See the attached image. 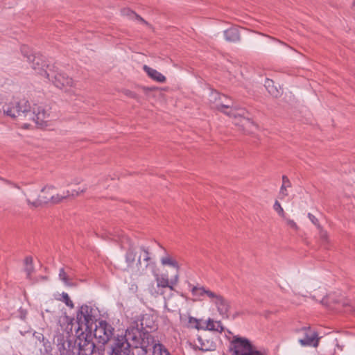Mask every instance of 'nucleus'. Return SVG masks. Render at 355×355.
<instances>
[{
    "label": "nucleus",
    "instance_id": "29",
    "mask_svg": "<svg viewBox=\"0 0 355 355\" xmlns=\"http://www.w3.org/2000/svg\"><path fill=\"white\" fill-rule=\"evenodd\" d=\"M25 263V271L27 275V277L30 278L31 274L34 270V268L33 266V259L31 257H27L24 260Z\"/></svg>",
    "mask_w": 355,
    "mask_h": 355
},
{
    "label": "nucleus",
    "instance_id": "32",
    "mask_svg": "<svg viewBox=\"0 0 355 355\" xmlns=\"http://www.w3.org/2000/svg\"><path fill=\"white\" fill-rule=\"evenodd\" d=\"M62 301L65 303V304L70 307V308H73V304L72 302V301L70 300V297L68 295L67 293H62Z\"/></svg>",
    "mask_w": 355,
    "mask_h": 355
},
{
    "label": "nucleus",
    "instance_id": "30",
    "mask_svg": "<svg viewBox=\"0 0 355 355\" xmlns=\"http://www.w3.org/2000/svg\"><path fill=\"white\" fill-rule=\"evenodd\" d=\"M59 278L60 280H62L66 285H70V279L68 277L66 272L64 271V269L60 268L59 271Z\"/></svg>",
    "mask_w": 355,
    "mask_h": 355
},
{
    "label": "nucleus",
    "instance_id": "27",
    "mask_svg": "<svg viewBox=\"0 0 355 355\" xmlns=\"http://www.w3.org/2000/svg\"><path fill=\"white\" fill-rule=\"evenodd\" d=\"M122 13L123 15L130 17V18H135L138 21H141L144 24H146L147 26H149L148 23L145 21L141 17L136 14L135 12H133L131 10L129 9H124L122 10Z\"/></svg>",
    "mask_w": 355,
    "mask_h": 355
},
{
    "label": "nucleus",
    "instance_id": "26",
    "mask_svg": "<svg viewBox=\"0 0 355 355\" xmlns=\"http://www.w3.org/2000/svg\"><path fill=\"white\" fill-rule=\"evenodd\" d=\"M139 249H140L141 254L138 258L137 264L141 265V259L142 257H143V260L144 261H146V262L150 261L151 260V257H150V254L148 249L147 248H146L145 246H141Z\"/></svg>",
    "mask_w": 355,
    "mask_h": 355
},
{
    "label": "nucleus",
    "instance_id": "40",
    "mask_svg": "<svg viewBox=\"0 0 355 355\" xmlns=\"http://www.w3.org/2000/svg\"><path fill=\"white\" fill-rule=\"evenodd\" d=\"M271 38H272V40H277V41L278 42H279V43H282V44H284L283 42H280V40H275V38H272V37H271Z\"/></svg>",
    "mask_w": 355,
    "mask_h": 355
},
{
    "label": "nucleus",
    "instance_id": "20",
    "mask_svg": "<svg viewBox=\"0 0 355 355\" xmlns=\"http://www.w3.org/2000/svg\"><path fill=\"white\" fill-rule=\"evenodd\" d=\"M264 86L268 90V93L273 97H278L281 94V91L275 85L273 80L270 79H266L264 83Z\"/></svg>",
    "mask_w": 355,
    "mask_h": 355
},
{
    "label": "nucleus",
    "instance_id": "21",
    "mask_svg": "<svg viewBox=\"0 0 355 355\" xmlns=\"http://www.w3.org/2000/svg\"><path fill=\"white\" fill-rule=\"evenodd\" d=\"M136 257L137 252L135 250L131 247L129 248L125 256V263L127 264V268L125 270L128 271L132 267L135 261Z\"/></svg>",
    "mask_w": 355,
    "mask_h": 355
},
{
    "label": "nucleus",
    "instance_id": "2",
    "mask_svg": "<svg viewBox=\"0 0 355 355\" xmlns=\"http://www.w3.org/2000/svg\"><path fill=\"white\" fill-rule=\"evenodd\" d=\"M21 52L27 58V61L35 72L51 81L56 87L68 92L74 87L75 83L71 78L55 67L46 64L41 57L31 53L27 46H24Z\"/></svg>",
    "mask_w": 355,
    "mask_h": 355
},
{
    "label": "nucleus",
    "instance_id": "7",
    "mask_svg": "<svg viewBox=\"0 0 355 355\" xmlns=\"http://www.w3.org/2000/svg\"><path fill=\"white\" fill-rule=\"evenodd\" d=\"M231 345L232 355H263L245 338L234 336Z\"/></svg>",
    "mask_w": 355,
    "mask_h": 355
},
{
    "label": "nucleus",
    "instance_id": "25",
    "mask_svg": "<svg viewBox=\"0 0 355 355\" xmlns=\"http://www.w3.org/2000/svg\"><path fill=\"white\" fill-rule=\"evenodd\" d=\"M291 187V183L289 180V179L286 176L283 175L282 177V185L280 188L279 191V195L280 198H283L288 195L287 191V188H289Z\"/></svg>",
    "mask_w": 355,
    "mask_h": 355
},
{
    "label": "nucleus",
    "instance_id": "38",
    "mask_svg": "<svg viewBox=\"0 0 355 355\" xmlns=\"http://www.w3.org/2000/svg\"><path fill=\"white\" fill-rule=\"evenodd\" d=\"M3 180L4 181V180ZM5 182H6V183L9 184H12V185H13V187H16V188H19L16 184H12L11 182H9V181H8V180H5Z\"/></svg>",
    "mask_w": 355,
    "mask_h": 355
},
{
    "label": "nucleus",
    "instance_id": "12",
    "mask_svg": "<svg viewBox=\"0 0 355 355\" xmlns=\"http://www.w3.org/2000/svg\"><path fill=\"white\" fill-rule=\"evenodd\" d=\"M210 301L216 307L218 313L221 315H227L229 311L230 305L227 300H225L220 294L213 292L209 293Z\"/></svg>",
    "mask_w": 355,
    "mask_h": 355
},
{
    "label": "nucleus",
    "instance_id": "13",
    "mask_svg": "<svg viewBox=\"0 0 355 355\" xmlns=\"http://www.w3.org/2000/svg\"><path fill=\"white\" fill-rule=\"evenodd\" d=\"M223 98L227 99V96L216 91L211 92L209 95V101L214 104V107L218 110H222L223 108L230 107V104H225L223 103Z\"/></svg>",
    "mask_w": 355,
    "mask_h": 355
},
{
    "label": "nucleus",
    "instance_id": "10",
    "mask_svg": "<svg viewBox=\"0 0 355 355\" xmlns=\"http://www.w3.org/2000/svg\"><path fill=\"white\" fill-rule=\"evenodd\" d=\"M298 332L302 337L299 338V343L302 346H309L317 347L319 345L320 338L318 333L310 327H304L300 329Z\"/></svg>",
    "mask_w": 355,
    "mask_h": 355
},
{
    "label": "nucleus",
    "instance_id": "1",
    "mask_svg": "<svg viewBox=\"0 0 355 355\" xmlns=\"http://www.w3.org/2000/svg\"><path fill=\"white\" fill-rule=\"evenodd\" d=\"M94 309L87 305H83L77 313L80 328L85 326V331L78 334L74 340L63 341L58 338V347L62 355H101L102 349L97 347L91 334L92 325L95 321Z\"/></svg>",
    "mask_w": 355,
    "mask_h": 355
},
{
    "label": "nucleus",
    "instance_id": "8",
    "mask_svg": "<svg viewBox=\"0 0 355 355\" xmlns=\"http://www.w3.org/2000/svg\"><path fill=\"white\" fill-rule=\"evenodd\" d=\"M114 329L112 326L104 320H101L96 324L94 330V336L98 342L103 345L107 343L114 335Z\"/></svg>",
    "mask_w": 355,
    "mask_h": 355
},
{
    "label": "nucleus",
    "instance_id": "24",
    "mask_svg": "<svg viewBox=\"0 0 355 355\" xmlns=\"http://www.w3.org/2000/svg\"><path fill=\"white\" fill-rule=\"evenodd\" d=\"M152 355H171L168 349L163 344L157 341V345H154Z\"/></svg>",
    "mask_w": 355,
    "mask_h": 355
},
{
    "label": "nucleus",
    "instance_id": "5",
    "mask_svg": "<svg viewBox=\"0 0 355 355\" xmlns=\"http://www.w3.org/2000/svg\"><path fill=\"white\" fill-rule=\"evenodd\" d=\"M86 189L87 187H85L80 191H66L63 192L62 194L53 195L55 187L52 185H47L42 189L41 195L38 196L36 200L31 202L30 200L27 198V202L28 205L33 207H37L42 203L58 204L69 196H76L79 195V193L84 192Z\"/></svg>",
    "mask_w": 355,
    "mask_h": 355
},
{
    "label": "nucleus",
    "instance_id": "16",
    "mask_svg": "<svg viewBox=\"0 0 355 355\" xmlns=\"http://www.w3.org/2000/svg\"><path fill=\"white\" fill-rule=\"evenodd\" d=\"M164 250V255L161 257L160 262L163 266H170L176 270V273L179 274L180 265L178 261L170 254H168L166 250L163 248Z\"/></svg>",
    "mask_w": 355,
    "mask_h": 355
},
{
    "label": "nucleus",
    "instance_id": "14",
    "mask_svg": "<svg viewBox=\"0 0 355 355\" xmlns=\"http://www.w3.org/2000/svg\"><path fill=\"white\" fill-rule=\"evenodd\" d=\"M223 101L225 104H230V107L229 108H223L220 112L225 113L227 116L230 117L237 118L241 117L245 114V110L243 109H237L236 107L232 105L231 100H230L227 97V99L223 98Z\"/></svg>",
    "mask_w": 355,
    "mask_h": 355
},
{
    "label": "nucleus",
    "instance_id": "11",
    "mask_svg": "<svg viewBox=\"0 0 355 355\" xmlns=\"http://www.w3.org/2000/svg\"><path fill=\"white\" fill-rule=\"evenodd\" d=\"M132 342L125 336H118L114 338L110 355H129Z\"/></svg>",
    "mask_w": 355,
    "mask_h": 355
},
{
    "label": "nucleus",
    "instance_id": "19",
    "mask_svg": "<svg viewBox=\"0 0 355 355\" xmlns=\"http://www.w3.org/2000/svg\"><path fill=\"white\" fill-rule=\"evenodd\" d=\"M224 36L228 42H236L240 40L239 31L236 28H230L225 31Z\"/></svg>",
    "mask_w": 355,
    "mask_h": 355
},
{
    "label": "nucleus",
    "instance_id": "23",
    "mask_svg": "<svg viewBox=\"0 0 355 355\" xmlns=\"http://www.w3.org/2000/svg\"><path fill=\"white\" fill-rule=\"evenodd\" d=\"M204 320L202 319H197L192 316L188 318L187 327L189 328H193L198 330L202 329Z\"/></svg>",
    "mask_w": 355,
    "mask_h": 355
},
{
    "label": "nucleus",
    "instance_id": "6",
    "mask_svg": "<svg viewBox=\"0 0 355 355\" xmlns=\"http://www.w3.org/2000/svg\"><path fill=\"white\" fill-rule=\"evenodd\" d=\"M126 336L132 342V346L135 348H141L145 353L148 352V348L157 345V341L154 336L147 332L141 331L139 328L130 327L126 330Z\"/></svg>",
    "mask_w": 355,
    "mask_h": 355
},
{
    "label": "nucleus",
    "instance_id": "43",
    "mask_svg": "<svg viewBox=\"0 0 355 355\" xmlns=\"http://www.w3.org/2000/svg\"><path fill=\"white\" fill-rule=\"evenodd\" d=\"M60 355H62V354H61V352H60Z\"/></svg>",
    "mask_w": 355,
    "mask_h": 355
},
{
    "label": "nucleus",
    "instance_id": "31",
    "mask_svg": "<svg viewBox=\"0 0 355 355\" xmlns=\"http://www.w3.org/2000/svg\"><path fill=\"white\" fill-rule=\"evenodd\" d=\"M274 209L278 213V214L282 216V218H285V212L282 207L280 203L276 200L274 205H273Z\"/></svg>",
    "mask_w": 355,
    "mask_h": 355
},
{
    "label": "nucleus",
    "instance_id": "41",
    "mask_svg": "<svg viewBox=\"0 0 355 355\" xmlns=\"http://www.w3.org/2000/svg\"><path fill=\"white\" fill-rule=\"evenodd\" d=\"M46 312L49 313V312H51V311H50L49 309H46Z\"/></svg>",
    "mask_w": 355,
    "mask_h": 355
},
{
    "label": "nucleus",
    "instance_id": "37",
    "mask_svg": "<svg viewBox=\"0 0 355 355\" xmlns=\"http://www.w3.org/2000/svg\"><path fill=\"white\" fill-rule=\"evenodd\" d=\"M126 94L132 98H136V94L132 92H128V93H126Z\"/></svg>",
    "mask_w": 355,
    "mask_h": 355
},
{
    "label": "nucleus",
    "instance_id": "42",
    "mask_svg": "<svg viewBox=\"0 0 355 355\" xmlns=\"http://www.w3.org/2000/svg\"><path fill=\"white\" fill-rule=\"evenodd\" d=\"M42 317H43V318H44V313H43V312H42Z\"/></svg>",
    "mask_w": 355,
    "mask_h": 355
},
{
    "label": "nucleus",
    "instance_id": "36",
    "mask_svg": "<svg viewBox=\"0 0 355 355\" xmlns=\"http://www.w3.org/2000/svg\"><path fill=\"white\" fill-rule=\"evenodd\" d=\"M126 94L132 98H136V94L132 92H128V93H126Z\"/></svg>",
    "mask_w": 355,
    "mask_h": 355
},
{
    "label": "nucleus",
    "instance_id": "22",
    "mask_svg": "<svg viewBox=\"0 0 355 355\" xmlns=\"http://www.w3.org/2000/svg\"><path fill=\"white\" fill-rule=\"evenodd\" d=\"M214 291L207 289L205 287H198L194 286L191 289V293L194 297H196L198 298L202 297H207L209 299L210 298L209 293H213Z\"/></svg>",
    "mask_w": 355,
    "mask_h": 355
},
{
    "label": "nucleus",
    "instance_id": "18",
    "mask_svg": "<svg viewBox=\"0 0 355 355\" xmlns=\"http://www.w3.org/2000/svg\"><path fill=\"white\" fill-rule=\"evenodd\" d=\"M202 330L214 331L218 332H222L223 331V327L220 321H214V320L209 318L207 320H204Z\"/></svg>",
    "mask_w": 355,
    "mask_h": 355
},
{
    "label": "nucleus",
    "instance_id": "33",
    "mask_svg": "<svg viewBox=\"0 0 355 355\" xmlns=\"http://www.w3.org/2000/svg\"><path fill=\"white\" fill-rule=\"evenodd\" d=\"M283 218L286 221V225L289 227H291V228H292V229H293L295 230H298V226H297V225L296 224V223L293 220L290 219L288 218H286V216H285V218Z\"/></svg>",
    "mask_w": 355,
    "mask_h": 355
},
{
    "label": "nucleus",
    "instance_id": "35",
    "mask_svg": "<svg viewBox=\"0 0 355 355\" xmlns=\"http://www.w3.org/2000/svg\"><path fill=\"white\" fill-rule=\"evenodd\" d=\"M320 237L323 241H328V234L326 231H324L320 228Z\"/></svg>",
    "mask_w": 355,
    "mask_h": 355
},
{
    "label": "nucleus",
    "instance_id": "3",
    "mask_svg": "<svg viewBox=\"0 0 355 355\" xmlns=\"http://www.w3.org/2000/svg\"><path fill=\"white\" fill-rule=\"evenodd\" d=\"M3 110L5 114L12 119L33 121L40 125H42L49 116L42 106L35 105L31 107L26 98L14 100L6 103L3 106Z\"/></svg>",
    "mask_w": 355,
    "mask_h": 355
},
{
    "label": "nucleus",
    "instance_id": "17",
    "mask_svg": "<svg viewBox=\"0 0 355 355\" xmlns=\"http://www.w3.org/2000/svg\"><path fill=\"white\" fill-rule=\"evenodd\" d=\"M143 69L147 73V75L153 80L162 83L166 81V77L157 70L147 65H144Z\"/></svg>",
    "mask_w": 355,
    "mask_h": 355
},
{
    "label": "nucleus",
    "instance_id": "34",
    "mask_svg": "<svg viewBox=\"0 0 355 355\" xmlns=\"http://www.w3.org/2000/svg\"><path fill=\"white\" fill-rule=\"evenodd\" d=\"M308 218H309V220L315 225H316L319 229H320V226L319 225V222H318V218L313 216L312 214L311 213H309L308 214Z\"/></svg>",
    "mask_w": 355,
    "mask_h": 355
},
{
    "label": "nucleus",
    "instance_id": "28",
    "mask_svg": "<svg viewBox=\"0 0 355 355\" xmlns=\"http://www.w3.org/2000/svg\"><path fill=\"white\" fill-rule=\"evenodd\" d=\"M241 122L243 128L248 132H252L257 128L256 125L249 119L243 117L241 119Z\"/></svg>",
    "mask_w": 355,
    "mask_h": 355
},
{
    "label": "nucleus",
    "instance_id": "4",
    "mask_svg": "<svg viewBox=\"0 0 355 355\" xmlns=\"http://www.w3.org/2000/svg\"><path fill=\"white\" fill-rule=\"evenodd\" d=\"M154 281L148 285L147 291L149 294L154 297L163 296L166 306V297L164 296L166 290L171 292L175 291V287L179 282V274L176 273L172 279H169L168 274L153 273Z\"/></svg>",
    "mask_w": 355,
    "mask_h": 355
},
{
    "label": "nucleus",
    "instance_id": "15",
    "mask_svg": "<svg viewBox=\"0 0 355 355\" xmlns=\"http://www.w3.org/2000/svg\"><path fill=\"white\" fill-rule=\"evenodd\" d=\"M195 346L201 351L207 352L214 350L216 347V344L214 341L199 336L197 341L195 343Z\"/></svg>",
    "mask_w": 355,
    "mask_h": 355
},
{
    "label": "nucleus",
    "instance_id": "9",
    "mask_svg": "<svg viewBox=\"0 0 355 355\" xmlns=\"http://www.w3.org/2000/svg\"><path fill=\"white\" fill-rule=\"evenodd\" d=\"M52 349L51 342L40 332L33 334V352L36 355H49Z\"/></svg>",
    "mask_w": 355,
    "mask_h": 355
},
{
    "label": "nucleus",
    "instance_id": "39",
    "mask_svg": "<svg viewBox=\"0 0 355 355\" xmlns=\"http://www.w3.org/2000/svg\"><path fill=\"white\" fill-rule=\"evenodd\" d=\"M336 346L338 347V349H340V350H343V347L340 346L338 342L336 343Z\"/></svg>",
    "mask_w": 355,
    "mask_h": 355
}]
</instances>
